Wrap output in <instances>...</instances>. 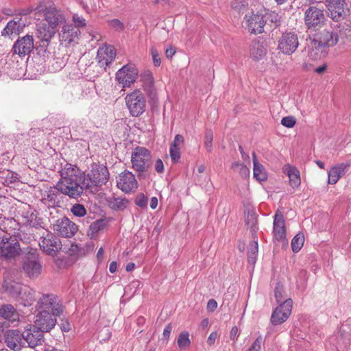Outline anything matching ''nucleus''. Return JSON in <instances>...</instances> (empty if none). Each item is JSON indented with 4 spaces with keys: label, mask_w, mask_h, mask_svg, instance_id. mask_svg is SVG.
Here are the masks:
<instances>
[{
    "label": "nucleus",
    "mask_w": 351,
    "mask_h": 351,
    "mask_svg": "<svg viewBox=\"0 0 351 351\" xmlns=\"http://www.w3.org/2000/svg\"><path fill=\"white\" fill-rule=\"evenodd\" d=\"M57 184L60 192L71 198H78L84 189H88L84 173H81L79 168L71 164H67L62 170L61 178Z\"/></svg>",
    "instance_id": "nucleus-1"
},
{
    "label": "nucleus",
    "mask_w": 351,
    "mask_h": 351,
    "mask_svg": "<svg viewBox=\"0 0 351 351\" xmlns=\"http://www.w3.org/2000/svg\"><path fill=\"white\" fill-rule=\"evenodd\" d=\"M23 254L22 271L29 278H38L41 274L42 265L37 249L28 246L23 249Z\"/></svg>",
    "instance_id": "nucleus-2"
},
{
    "label": "nucleus",
    "mask_w": 351,
    "mask_h": 351,
    "mask_svg": "<svg viewBox=\"0 0 351 351\" xmlns=\"http://www.w3.org/2000/svg\"><path fill=\"white\" fill-rule=\"evenodd\" d=\"M304 23L307 30L316 32L322 27L327 21L323 6L310 5L304 13Z\"/></svg>",
    "instance_id": "nucleus-3"
},
{
    "label": "nucleus",
    "mask_w": 351,
    "mask_h": 351,
    "mask_svg": "<svg viewBox=\"0 0 351 351\" xmlns=\"http://www.w3.org/2000/svg\"><path fill=\"white\" fill-rule=\"evenodd\" d=\"M23 251L16 238L6 234L0 228V257L5 260L15 259Z\"/></svg>",
    "instance_id": "nucleus-4"
},
{
    "label": "nucleus",
    "mask_w": 351,
    "mask_h": 351,
    "mask_svg": "<svg viewBox=\"0 0 351 351\" xmlns=\"http://www.w3.org/2000/svg\"><path fill=\"white\" fill-rule=\"evenodd\" d=\"M36 311H51L53 315H62L64 306L59 297L53 293H46L38 298L35 306Z\"/></svg>",
    "instance_id": "nucleus-5"
},
{
    "label": "nucleus",
    "mask_w": 351,
    "mask_h": 351,
    "mask_svg": "<svg viewBox=\"0 0 351 351\" xmlns=\"http://www.w3.org/2000/svg\"><path fill=\"white\" fill-rule=\"evenodd\" d=\"M132 168L141 173L147 171L152 165V154L150 151L144 147L134 148L131 156Z\"/></svg>",
    "instance_id": "nucleus-6"
},
{
    "label": "nucleus",
    "mask_w": 351,
    "mask_h": 351,
    "mask_svg": "<svg viewBox=\"0 0 351 351\" xmlns=\"http://www.w3.org/2000/svg\"><path fill=\"white\" fill-rule=\"evenodd\" d=\"M328 16L334 22H340L351 16L346 0H325Z\"/></svg>",
    "instance_id": "nucleus-7"
},
{
    "label": "nucleus",
    "mask_w": 351,
    "mask_h": 351,
    "mask_svg": "<svg viewBox=\"0 0 351 351\" xmlns=\"http://www.w3.org/2000/svg\"><path fill=\"white\" fill-rule=\"evenodd\" d=\"M125 104L132 117H139L146 109V99L140 90H135L128 94Z\"/></svg>",
    "instance_id": "nucleus-8"
},
{
    "label": "nucleus",
    "mask_w": 351,
    "mask_h": 351,
    "mask_svg": "<svg viewBox=\"0 0 351 351\" xmlns=\"http://www.w3.org/2000/svg\"><path fill=\"white\" fill-rule=\"evenodd\" d=\"M84 180L88 181V189L92 186H101L109 180L108 168L104 165L93 164L90 173L86 176Z\"/></svg>",
    "instance_id": "nucleus-9"
},
{
    "label": "nucleus",
    "mask_w": 351,
    "mask_h": 351,
    "mask_svg": "<svg viewBox=\"0 0 351 351\" xmlns=\"http://www.w3.org/2000/svg\"><path fill=\"white\" fill-rule=\"evenodd\" d=\"M350 325L351 319L346 320L340 327L337 335L330 339L337 351H346L348 349L351 343Z\"/></svg>",
    "instance_id": "nucleus-10"
},
{
    "label": "nucleus",
    "mask_w": 351,
    "mask_h": 351,
    "mask_svg": "<svg viewBox=\"0 0 351 351\" xmlns=\"http://www.w3.org/2000/svg\"><path fill=\"white\" fill-rule=\"evenodd\" d=\"M338 41L339 35L337 32L324 29L314 35L311 43L315 49H322L334 47Z\"/></svg>",
    "instance_id": "nucleus-11"
},
{
    "label": "nucleus",
    "mask_w": 351,
    "mask_h": 351,
    "mask_svg": "<svg viewBox=\"0 0 351 351\" xmlns=\"http://www.w3.org/2000/svg\"><path fill=\"white\" fill-rule=\"evenodd\" d=\"M293 308V300L291 298L285 300L275 308L271 313L270 323L276 326L285 323L290 317Z\"/></svg>",
    "instance_id": "nucleus-12"
},
{
    "label": "nucleus",
    "mask_w": 351,
    "mask_h": 351,
    "mask_svg": "<svg viewBox=\"0 0 351 351\" xmlns=\"http://www.w3.org/2000/svg\"><path fill=\"white\" fill-rule=\"evenodd\" d=\"M36 10L43 12L47 24L55 29L64 21V15L56 10L53 3H50V5L47 6L44 3H41L37 6Z\"/></svg>",
    "instance_id": "nucleus-13"
},
{
    "label": "nucleus",
    "mask_w": 351,
    "mask_h": 351,
    "mask_svg": "<svg viewBox=\"0 0 351 351\" xmlns=\"http://www.w3.org/2000/svg\"><path fill=\"white\" fill-rule=\"evenodd\" d=\"M36 315L34 326L42 332H48L51 331L57 324V317L61 315H53L48 311H38Z\"/></svg>",
    "instance_id": "nucleus-14"
},
{
    "label": "nucleus",
    "mask_w": 351,
    "mask_h": 351,
    "mask_svg": "<svg viewBox=\"0 0 351 351\" xmlns=\"http://www.w3.org/2000/svg\"><path fill=\"white\" fill-rule=\"evenodd\" d=\"M299 45L298 36L293 32L283 33L278 40V49L284 54L293 53Z\"/></svg>",
    "instance_id": "nucleus-15"
},
{
    "label": "nucleus",
    "mask_w": 351,
    "mask_h": 351,
    "mask_svg": "<svg viewBox=\"0 0 351 351\" xmlns=\"http://www.w3.org/2000/svg\"><path fill=\"white\" fill-rule=\"evenodd\" d=\"M39 246L43 252L51 256H55L62 249L60 239L52 233H47L45 237H42Z\"/></svg>",
    "instance_id": "nucleus-16"
},
{
    "label": "nucleus",
    "mask_w": 351,
    "mask_h": 351,
    "mask_svg": "<svg viewBox=\"0 0 351 351\" xmlns=\"http://www.w3.org/2000/svg\"><path fill=\"white\" fill-rule=\"evenodd\" d=\"M23 344L27 343L31 348L42 345L44 341L43 332L36 328L34 325H27L23 331Z\"/></svg>",
    "instance_id": "nucleus-17"
},
{
    "label": "nucleus",
    "mask_w": 351,
    "mask_h": 351,
    "mask_svg": "<svg viewBox=\"0 0 351 351\" xmlns=\"http://www.w3.org/2000/svg\"><path fill=\"white\" fill-rule=\"evenodd\" d=\"M77 230V225L66 217L58 219L53 224V230L60 236L65 238L72 237Z\"/></svg>",
    "instance_id": "nucleus-18"
},
{
    "label": "nucleus",
    "mask_w": 351,
    "mask_h": 351,
    "mask_svg": "<svg viewBox=\"0 0 351 351\" xmlns=\"http://www.w3.org/2000/svg\"><path fill=\"white\" fill-rule=\"evenodd\" d=\"M137 75V69L132 64H127L117 72L115 78L123 87H129L136 81Z\"/></svg>",
    "instance_id": "nucleus-19"
},
{
    "label": "nucleus",
    "mask_w": 351,
    "mask_h": 351,
    "mask_svg": "<svg viewBox=\"0 0 351 351\" xmlns=\"http://www.w3.org/2000/svg\"><path fill=\"white\" fill-rule=\"evenodd\" d=\"M62 194L59 187H58V184H56L55 186L47 188V190L42 193L41 201L48 207H60V204L62 203L63 199Z\"/></svg>",
    "instance_id": "nucleus-20"
},
{
    "label": "nucleus",
    "mask_w": 351,
    "mask_h": 351,
    "mask_svg": "<svg viewBox=\"0 0 351 351\" xmlns=\"http://www.w3.org/2000/svg\"><path fill=\"white\" fill-rule=\"evenodd\" d=\"M117 185L122 191L128 193L135 191L138 183L134 175L130 171H125L119 175Z\"/></svg>",
    "instance_id": "nucleus-21"
},
{
    "label": "nucleus",
    "mask_w": 351,
    "mask_h": 351,
    "mask_svg": "<svg viewBox=\"0 0 351 351\" xmlns=\"http://www.w3.org/2000/svg\"><path fill=\"white\" fill-rule=\"evenodd\" d=\"M34 48L33 36L29 34L19 38L12 47V51L19 56L29 55Z\"/></svg>",
    "instance_id": "nucleus-22"
},
{
    "label": "nucleus",
    "mask_w": 351,
    "mask_h": 351,
    "mask_svg": "<svg viewBox=\"0 0 351 351\" xmlns=\"http://www.w3.org/2000/svg\"><path fill=\"white\" fill-rule=\"evenodd\" d=\"M4 337L7 346L11 350L19 351L24 347L23 332L17 329H10L5 332Z\"/></svg>",
    "instance_id": "nucleus-23"
},
{
    "label": "nucleus",
    "mask_w": 351,
    "mask_h": 351,
    "mask_svg": "<svg viewBox=\"0 0 351 351\" xmlns=\"http://www.w3.org/2000/svg\"><path fill=\"white\" fill-rule=\"evenodd\" d=\"M273 234L274 239L276 241L287 244L284 217L282 214L278 211L276 212L274 216Z\"/></svg>",
    "instance_id": "nucleus-24"
},
{
    "label": "nucleus",
    "mask_w": 351,
    "mask_h": 351,
    "mask_svg": "<svg viewBox=\"0 0 351 351\" xmlns=\"http://www.w3.org/2000/svg\"><path fill=\"white\" fill-rule=\"evenodd\" d=\"M80 34L81 32L77 27L74 26L73 24H66L62 28L60 33V38L62 42L71 44L78 40Z\"/></svg>",
    "instance_id": "nucleus-25"
},
{
    "label": "nucleus",
    "mask_w": 351,
    "mask_h": 351,
    "mask_svg": "<svg viewBox=\"0 0 351 351\" xmlns=\"http://www.w3.org/2000/svg\"><path fill=\"white\" fill-rule=\"evenodd\" d=\"M247 26L249 32L252 34H261L264 32L265 24L261 10L249 16L247 19Z\"/></svg>",
    "instance_id": "nucleus-26"
},
{
    "label": "nucleus",
    "mask_w": 351,
    "mask_h": 351,
    "mask_svg": "<svg viewBox=\"0 0 351 351\" xmlns=\"http://www.w3.org/2000/svg\"><path fill=\"white\" fill-rule=\"evenodd\" d=\"M350 167V163H339L332 167L328 172L329 184H335L344 175L346 174Z\"/></svg>",
    "instance_id": "nucleus-27"
},
{
    "label": "nucleus",
    "mask_w": 351,
    "mask_h": 351,
    "mask_svg": "<svg viewBox=\"0 0 351 351\" xmlns=\"http://www.w3.org/2000/svg\"><path fill=\"white\" fill-rule=\"evenodd\" d=\"M140 77L143 90L146 92L149 97L154 99L156 96V92L154 87V80L152 73L150 71H145L141 74Z\"/></svg>",
    "instance_id": "nucleus-28"
},
{
    "label": "nucleus",
    "mask_w": 351,
    "mask_h": 351,
    "mask_svg": "<svg viewBox=\"0 0 351 351\" xmlns=\"http://www.w3.org/2000/svg\"><path fill=\"white\" fill-rule=\"evenodd\" d=\"M0 317L12 324L20 320V314L17 309L8 303L0 306Z\"/></svg>",
    "instance_id": "nucleus-29"
},
{
    "label": "nucleus",
    "mask_w": 351,
    "mask_h": 351,
    "mask_svg": "<svg viewBox=\"0 0 351 351\" xmlns=\"http://www.w3.org/2000/svg\"><path fill=\"white\" fill-rule=\"evenodd\" d=\"M264 23L270 29H275L280 25L281 16L276 12L268 9L261 10Z\"/></svg>",
    "instance_id": "nucleus-30"
},
{
    "label": "nucleus",
    "mask_w": 351,
    "mask_h": 351,
    "mask_svg": "<svg viewBox=\"0 0 351 351\" xmlns=\"http://www.w3.org/2000/svg\"><path fill=\"white\" fill-rule=\"evenodd\" d=\"M36 292L28 286L24 285L20 295L17 298L19 303L25 307L32 305L36 300Z\"/></svg>",
    "instance_id": "nucleus-31"
},
{
    "label": "nucleus",
    "mask_w": 351,
    "mask_h": 351,
    "mask_svg": "<svg viewBox=\"0 0 351 351\" xmlns=\"http://www.w3.org/2000/svg\"><path fill=\"white\" fill-rule=\"evenodd\" d=\"M24 285L13 280H5L2 287L5 293L12 298L17 299Z\"/></svg>",
    "instance_id": "nucleus-32"
},
{
    "label": "nucleus",
    "mask_w": 351,
    "mask_h": 351,
    "mask_svg": "<svg viewBox=\"0 0 351 351\" xmlns=\"http://www.w3.org/2000/svg\"><path fill=\"white\" fill-rule=\"evenodd\" d=\"M24 27L25 24L22 23L21 19L18 21L11 20L2 30L1 36L19 35L23 31Z\"/></svg>",
    "instance_id": "nucleus-33"
},
{
    "label": "nucleus",
    "mask_w": 351,
    "mask_h": 351,
    "mask_svg": "<svg viewBox=\"0 0 351 351\" xmlns=\"http://www.w3.org/2000/svg\"><path fill=\"white\" fill-rule=\"evenodd\" d=\"M267 53V49L263 43L254 41L250 48V57L254 60L262 59Z\"/></svg>",
    "instance_id": "nucleus-34"
},
{
    "label": "nucleus",
    "mask_w": 351,
    "mask_h": 351,
    "mask_svg": "<svg viewBox=\"0 0 351 351\" xmlns=\"http://www.w3.org/2000/svg\"><path fill=\"white\" fill-rule=\"evenodd\" d=\"M107 202L108 206L116 211L123 210L129 204V200L125 197H110L107 199Z\"/></svg>",
    "instance_id": "nucleus-35"
},
{
    "label": "nucleus",
    "mask_w": 351,
    "mask_h": 351,
    "mask_svg": "<svg viewBox=\"0 0 351 351\" xmlns=\"http://www.w3.org/2000/svg\"><path fill=\"white\" fill-rule=\"evenodd\" d=\"M56 32V29L45 23L38 27L37 29V37L39 40H51Z\"/></svg>",
    "instance_id": "nucleus-36"
},
{
    "label": "nucleus",
    "mask_w": 351,
    "mask_h": 351,
    "mask_svg": "<svg viewBox=\"0 0 351 351\" xmlns=\"http://www.w3.org/2000/svg\"><path fill=\"white\" fill-rule=\"evenodd\" d=\"M285 171L289 178L290 185L293 188H298L301 183V179L300 176V172L297 168L287 165Z\"/></svg>",
    "instance_id": "nucleus-37"
},
{
    "label": "nucleus",
    "mask_w": 351,
    "mask_h": 351,
    "mask_svg": "<svg viewBox=\"0 0 351 351\" xmlns=\"http://www.w3.org/2000/svg\"><path fill=\"white\" fill-rule=\"evenodd\" d=\"M253 157V176L257 180L261 182L267 180V174L265 171L264 167L260 164L257 160L256 155L254 152L252 154Z\"/></svg>",
    "instance_id": "nucleus-38"
},
{
    "label": "nucleus",
    "mask_w": 351,
    "mask_h": 351,
    "mask_svg": "<svg viewBox=\"0 0 351 351\" xmlns=\"http://www.w3.org/2000/svg\"><path fill=\"white\" fill-rule=\"evenodd\" d=\"M107 225V221L105 219H100L93 221L88 228L87 235L90 239L95 238L98 232L103 230Z\"/></svg>",
    "instance_id": "nucleus-39"
},
{
    "label": "nucleus",
    "mask_w": 351,
    "mask_h": 351,
    "mask_svg": "<svg viewBox=\"0 0 351 351\" xmlns=\"http://www.w3.org/2000/svg\"><path fill=\"white\" fill-rule=\"evenodd\" d=\"M258 252V245L257 241L251 242L247 247V261L251 265H254L256 261V257Z\"/></svg>",
    "instance_id": "nucleus-40"
},
{
    "label": "nucleus",
    "mask_w": 351,
    "mask_h": 351,
    "mask_svg": "<svg viewBox=\"0 0 351 351\" xmlns=\"http://www.w3.org/2000/svg\"><path fill=\"white\" fill-rule=\"evenodd\" d=\"M274 297L279 304L282 303L287 298L285 289L280 282H277L274 289Z\"/></svg>",
    "instance_id": "nucleus-41"
},
{
    "label": "nucleus",
    "mask_w": 351,
    "mask_h": 351,
    "mask_svg": "<svg viewBox=\"0 0 351 351\" xmlns=\"http://www.w3.org/2000/svg\"><path fill=\"white\" fill-rule=\"evenodd\" d=\"M304 237L302 234H296L291 241V248L293 252H298L304 245Z\"/></svg>",
    "instance_id": "nucleus-42"
},
{
    "label": "nucleus",
    "mask_w": 351,
    "mask_h": 351,
    "mask_svg": "<svg viewBox=\"0 0 351 351\" xmlns=\"http://www.w3.org/2000/svg\"><path fill=\"white\" fill-rule=\"evenodd\" d=\"M178 346L180 349H184L191 344L189 334L188 332H182L178 338Z\"/></svg>",
    "instance_id": "nucleus-43"
},
{
    "label": "nucleus",
    "mask_w": 351,
    "mask_h": 351,
    "mask_svg": "<svg viewBox=\"0 0 351 351\" xmlns=\"http://www.w3.org/2000/svg\"><path fill=\"white\" fill-rule=\"evenodd\" d=\"M248 4L245 0H232L231 8L238 13H243L246 11Z\"/></svg>",
    "instance_id": "nucleus-44"
},
{
    "label": "nucleus",
    "mask_w": 351,
    "mask_h": 351,
    "mask_svg": "<svg viewBox=\"0 0 351 351\" xmlns=\"http://www.w3.org/2000/svg\"><path fill=\"white\" fill-rule=\"evenodd\" d=\"M213 133L210 129H207L204 134V147L208 152L213 151Z\"/></svg>",
    "instance_id": "nucleus-45"
},
{
    "label": "nucleus",
    "mask_w": 351,
    "mask_h": 351,
    "mask_svg": "<svg viewBox=\"0 0 351 351\" xmlns=\"http://www.w3.org/2000/svg\"><path fill=\"white\" fill-rule=\"evenodd\" d=\"M236 168L239 169V175L242 178L246 179L249 177L250 170L245 165L239 162L232 163V169H235Z\"/></svg>",
    "instance_id": "nucleus-46"
},
{
    "label": "nucleus",
    "mask_w": 351,
    "mask_h": 351,
    "mask_svg": "<svg viewBox=\"0 0 351 351\" xmlns=\"http://www.w3.org/2000/svg\"><path fill=\"white\" fill-rule=\"evenodd\" d=\"M49 42L50 40H40V41L36 43L35 48L39 56H45L47 51Z\"/></svg>",
    "instance_id": "nucleus-47"
},
{
    "label": "nucleus",
    "mask_w": 351,
    "mask_h": 351,
    "mask_svg": "<svg viewBox=\"0 0 351 351\" xmlns=\"http://www.w3.org/2000/svg\"><path fill=\"white\" fill-rule=\"evenodd\" d=\"M72 213L77 217H83L86 214V210L82 204H75L71 209Z\"/></svg>",
    "instance_id": "nucleus-48"
},
{
    "label": "nucleus",
    "mask_w": 351,
    "mask_h": 351,
    "mask_svg": "<svg viewBox=\"0 0 351 351\" xmlns=\"http://www.w3.org/2000/svg\"><path fill=\"white\" fill-rule=\"evenodd\" d=\"M134 203L136 206L145 208L147 206V198L143 193H139L136 195Z\"/></svg>",
    "instance_id": "nucleus-49"
},
{
    "label": "nucleus",
    "mask_w": 351,
    "mask_h": 351,
    "mask_svg": "<svg viewBox=\"0 0 351 351\" xmlns=\"http://www.w3.org/2000/svg\"><path fill=\"white\" fill-rule=\"evenodd\" d=\"M170 156L173 162H177L180 158V148L170 146Z\"/></svg>",
    "instance_id": "nucleus-50"
},
{
    "label": "nucleus",
    "mask_w": 351,
    "mask_h": 351,
    "mask_svg": "<svg viewBox=\"0 0 351 351\" xmlns=\"http://www.w3.org/2000/svg\"><path fill=\"white\" fill-rule=\"evenodd\" d=\"M109 25L116 31H122L124 29V24L119 19H114L109 21Z\"/></svg>",
    "instance_id": "nucleus-51"
},
{
    "label": "nucleus",
    "mask_w": 351,
    "mask_h": 351,
    "mask_svg": "<svg viewBox=\"0 0 351 351\" xmlns=\"http://www.w3.org/2000/svg\"><path fill=\"white\" fill-rule=\"evenodd\" d=\"M295 119L293 117L288 116L283 117L281 120V124L288 128H291L295 125Z\"/></svg>",
    "instance_id": "nucleus-52"
},
{
    "label": "nucleus",
    "mask_w": 351,
    "mask_h": 351,
    "mask_svg": "<svg viewBox=\"0 0 351 351\" xmlns=\"http://www.w3.org/2000/svg\"><path fill=\"white\" fill-rule=\"evenodd\" d=\"M263 339L261 336H258L253 342L247 351H261Z\"/></svg>",
    "instance_id": "nucleus-53"
},
{
    "label": "nucleus",
    "mask_w": 351,
    "mask_h": 351,
    "mask_svg": "<svg viewBox=\"0 0 351 351\" xmlns=\"http://www.w3.org/2000/svg\"><path fill=\"white\" fill-rule=\"evenodd\" d=\"M151 54L154 66H159L161 64V60L158 51L152 47L151 49Z\"/></svg>",
    "instance_id": "nucleus-54"
},
{
    "label": "nucleus",
    "mask_w": 351,
    "mask_h": 351,
    "mask_svg": "<svg viewBox=\"0 0 351 351\" xmlns=\"http://www.w3.org/2000/svg\"><path fill=\"white\" fill-rule=\"evenodd\" d=\"M246 223L250 225L251 223V228L255 230L257 228L256 226V217L254 214H248L245 220Z\"/></svg>",
    "instance_id": "nucleus-55"
},
{
    "label": "nucleus",
    "mask_w": 351,
    "mask_h": 351,
    "mask_svg": "<svg viewBox=\"0 0 351 351\" xmlns=\"http://www.w3.org/2000/svg\"><path fill=\"white\" fill-rule=\"evenodd\" d=\"M73 21L75 23L74 26L77 27V28H79L80 27L86 26L85 19L83 17L78 16L77 14H74L73 16Z\"/></svg>",
    "instance_id": "nucleus-56"
},
{
    "label": "nucleus",
    "mask_w": 351,
    "mask_h": 351,
    "mask_svg": "<svg viewBox=\"0 0 351 351\" xmlns=\"http://www.w3.org/2000/svg\"><path fill=\"white\" fill-rule=\"evenodd\" d=\"M29 226L36 229L44 228L43 222L41 218L35 217L29 221Z\"/></svg>",
    "instance_id": "nucleus-57"
},
{
    "label": "nucleus",
    "mask_w": 351,
    "mask_h": 351,
    "mask_svg": "<svg viewBox=\"0 0 351 351\" xmlns=\"http://www.w3.org/2000/svg\"><path fill=\"white\" fill-rule=\"evenodd\" d=\"M184 137L181 134H176L173 142L171 144V146L174 147H180L184 143Z\"/></svg>",
    "instance_id": "nucleus-58"
},
{
    "label": "nucleus",
    "mask_w": 351,
    "mask_h": 351,
    "mask_svg": "<svg viewBox=\"0 0 351 351\" xmlns=\"http://www.w3.org/2000/svg\"><path fill=\"white\" fill-rule=\"evenodd\" d=\"M218 337V334L216 331L212 332L207 339V343L208 346H213L215 343L216 339Z\"/></svg>",
    "instance_id": "nucleus-59"
},
{
    "label": "nucleus",
    "mask_w": 351,
    "mask_h": 351,
    "mask_svg": "<svg viewBox=\"0 0 351 351\" xmlns=\"http://www.w3.org/2000/svg\"><path fill=\"white\" fill-rule=\"evenodd\" d=\"M155 170L161 173L164 171V164L161 159L158 158L155 162Z\"/></svg>",
    "instance_id": "nucleus-60"
},
{
    "label": "nucleus",
    "mask_w": 351,
    "mask_h": 351,
    "mask_svg": "<svg viewBox=\"0 0 351 351\" xmlns=\"http://www.w3.org/2000/svg\"><path fill=\"white\" fill-rule=\"evenodd\" d=\"M217 307V302L214 299H210L207 303V310L213 312Z\"/></svg>",
    "instance_id": "nucleus-61"
},
{
    "label": "nucleus",
    "mask_w": 351,
    "mask_h": 351,
    "mask_svg": "<svg viewBox=\"0 0 351 351\" xmlns=\"http://www.w3.org/2000/svg\"><path fill=\"white\" fill-rule=\"evenodd\" d=\"M172 330V326L171 324H167L163 330V338L166 340L169 339L171 332Z\"/></svg>",
    "instance_id": "nucleus-62"
},
{
    "label": "nucleus",
    "mask_w": 351,
    "mask_h": 351,
    "mask_svg": "<svg viewBox=\"0 0 351 351\" xmlns=\"http://www.w3.org/2000/svg\"><path fill=\"white\" fill-rule=\"evenodd\" d=\"M239 335V333L238 328L237 326L232 327L231 330H230V339L234 340V339H237Z\"/></svg>",
    "instance_id": "nucleus-63"
},
{
    "label": "nucleus",
    "mask_w": 351,
    "mask_h": 351,
    "mask_svg": "<svg viewBox=\"0 0 351 351\" xmlns=\"http://www.w3.org/2000/svg\"><path fill=\"white\" fill-rule=\"evenodd\" d=\"M106 54L110 59V62L115 58L116 53L112 47L106 48Z\"/></svg>",
    "instance_id": "nucleus-64"
}]
</instances>
